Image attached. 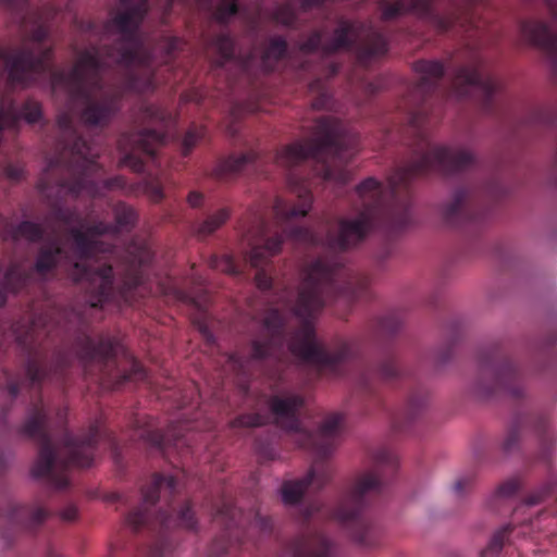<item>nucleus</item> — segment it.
<instances>
[{
	"label": "nucleus",
	"instance_id": "obj_22",
	"mask_svg": "<svg viewBox=\"0 0 557 557\" xmlns=\"http://www.w3.org/2000/svg\"><path fill=\"white\" fill-rule=\"evenodd\" d=\"M7 521L14 527L34 530L41 525L50 512L38 500L29 505L10 503L7 508Z\"/></svg>",
	"mask_w": 557,
	"mask_h": 557
},
{
	"label": "nucleus",
	"instance_id": "obj_47",
	"mask_svg": "<svg viewBox=\"0 0 557 557\" xmlns=\"http://www.w3.org/2000/svg\"><path fill=\"white\" fill-rule=\"evenodd\" d=\"M205 200V196L202 193H199L197 190H193L187 196V203L189 207L197 209L202 207Z\"/></svg>",
	"mask_w": 557,
	"mask_h": 557
},
{
	"label": "nucleus",
	"instance_id": "obj_44",
	"mask_svg": "<svg viewBox=\"0 0 557 557\" xmlns=\"http://www.w3.org/2000/svg\"><path fill=\"white\" fill-rule=\"evenodd\" d=\"M453 356V345L450 343L443 345L434 355V361L437 366L445 364Z\"/></svg>",
	"mask_w": 557,
	"mask_h": 557
},
{
	"label": "nucleus",
	"instance_id": "obj_54",
	"mask_svg": "<svg viewBox=\"0 0 557 557\" xmlns=\"http://www.w3.org/2000/svg\"><path fill=\"white\" fill-rule=\"evenodd\" d=\"M58 422L60 424H64L66 421V409L65 408H59L57 412Z\"/></svg>",
	"mask_w": 557,
	"mask_h": 557
},
{
	"label": "nucleus",
	"instance_id": "obj_52",
	"mask_svg": "<svg viewBox=\"0 0 557 557\" xmlns=\"http://www.w3.org/2000/svg\"><path fill=\"white\" fill-rule=\"evenodd\" d=\"M392 255V247L389 245H385L376 255V259L379 262H384Z\"/></svg>",
	"mask_w": 557,
	"mask_h": 557
},
{
	"label": "nucleus",
	"instance_id": "obj_45",
	"mask_svg": "<svg viewBox=\"0 0 557 557\" xmlns=\"http://www.w3.org/2000/svg\"><path fill=\"white\" fill-rule=\"evenodd\" d=\"M146 189L154 202H159L164 198L163 188L159 182L147 183Z\"/></svg>",
	"mask_w": 557,
	"mask_h": 557
},
{
	"label": "nucleus",
	"instance_id": "obj_50",
	"mask_svg": "<svg viewBox=\"0 0 557 557\" xmlns=\"http://www.w3.org/2000/svg\"><path fill=\"white\" fill-rule=\"evenodd\" d=\"M60 518L66 522L74 521L77 518V508L74 505L66 506L61 510Z\"/></svg>",
	"mask_w": 557,
	"mask_h": 557
},
{
	"label": "nucleus",
	"instance_id": "obj_12",
	"mask_svg": "<svg viewBox=\"0 0 557 557\" xmlns=\"http://www.w3.org/2000/svg\"><path fill=\"white\" fill-rule=\"evenodd\" d=\"M479 374L473 393L480 398L504 395L519 400L525 395L524 375L520 366L498 347L481 351Z\"/></svg>",
	"mask_w": 557,
	"mask_h": 557
},
{
	"label": "nucleus",
	"instance_id": "obj_13",
	"mask_svg": "<svg viewBox=\"0 0 557 557\" xmlns=\"http://www.w3.org/2000/svg\"><path fill=\"white\" fill-rule=\"evenodd\" d=\"M435 0H380L381 20L391 22L411 13L421 21L434 27L438 33H446L456 25L465 29L480 28L474 18L473 5L476 0H463L466 8L456 5L440 13L434 7Z\"/></svg>",
	"mask_w": 557,
	"mask_h": 557
},
{
	"label": "nucleus",
	"instance_id": "obj_6",
	"mask_svg": "<svg viewBox=\"0 0 557 557\" xmlns=\"http://www.w3.org/2000/svg\"><path fill=\"white\" fill-rule=\"evenodd\" d=\"M268 406L276 425L293 433V441L299 447L314 454V460L306 476L286 480L281 486L280 493L283 503L294 506L300 503L308 490L320 491L330 482L332 469L326 458L337 445L343 416L339 413L329 414L315 432H309L302 428L300 421V410L305 406V399L300 394L286 392L273 395L269 398Z\"/></svg>",
	"mask_w": 557,
	"mask_h": 557
},
{
	"label": "nucleus",
	"instance_id": "obj_19",
	"mask_svg": "<svg viewBox=\"0 0 557 557\" xmlns=\"http://www.w3.org/2000/svg\"><path fill=\"white\" fill-rule=\"evenodd\" d=\"M550 13L553 22L557 25V0H543ZM521 36L531 45L542 49L554 67L557 69V33H553L547 23L543 21H524L520 24Z\"/></svg>",
	"mask_w": 557,
	"mask_h": 557
},
{
	"label": "nucleus",
	"instance_id": "obj_56",
	"mask_svg": "<svg viewBox=\"0 0 557 557\" xmlns=\"http://www.w3.org/2000/svg\"><path fill=\"white\" fill-rule=\"evenodd\" d=\"M9 223V220L0 214V236L2 237V231L4 227V224Z\"/></svg>",
	"mask_w": 557,
	"mask_h": 557
},
{
	"label": "nucleus",
	"instance_id": "obj_23",
	"mask_svg": "<svg viewBox=\"0 0 557 557\" xmlns=\"http://www.w3.org/2000/svg\"><path fill=\"white\" fill-rule=\"evenodd\" d=\"M257 159L258 154L252 150L222 158L213 168L211 176L219 181H230L238 176L248 166L253 165Z\"/></svg>",
	"mask_w": 557,
	"mask_h": 557
},
{
	"label": "nucleus",
	"instance_id": "obj_34",
	"mask_svg": "<svg viewBox=\"0 0 557 557\" xmlns=\"http://www.w3.org/2000/svg\"><path fill=\"white\" fill-rule=\"evenodd\" d=\"M324 44H325V41H323V32L322 30H313L299 45V50L305 54H310V53H314V52H321L323 54Z\"/></svg>",
	"mask_w": 557,
	"mask_h": 557
},
{
	"label": "nucleus",
	"instance_id": "obj_48",
	"mask_svg": "<svg viewBox=\"0 0 557 557\" xmlns=\"http://www.w3.org/2000/svg\"><path fill=\"white\" fill-rule=\"evenodd\" d=\"M473 478L470 475L459 478L454 484V491L456 494H462L468 487L471 486Z\"/></svg>",
	"mask_w": 557,
	"mask_h": 557
},
{
	"label": "nucleus",
	"instance_id": "obj_28",
	"mask_svg": "<svg viewBox=\"0 0 557 557\" xmlns=\"http://www.w3.org/2000/svg\"><path fill=\"white\" fill-rule=\"evenodd\" d=\"M212 47L219 54L218 65L223 66L235 57V41L228 33H220L212 41Z\"/></svg>",
	"mask_w": 557,
	"mask_h": 557
},
{
	"label": "nucleus",
	"instance_id": "obj_39",
	"mask_svg": "<svg viewBox=\"0 0 557 557\" xmlns=\"http://www.w3.org/2000/svg\"><path fill=\"white\" fill-rule=\"evenodd\" d=\"M553 120L554 116L550 112L543 109H534L529 112L523 123L527 125H549L553 123Z\"/></svg>",
	"mask_w": 557,
	"mask_h": 557
},
{
	"label": "nucleus",
	"instance_id": "obj_20",
	"mask_svg": "<svg viewBox=\"0 0 557 557\" xmlns=\"http://www.w3.org/2000/svg\"><path fill=\"white\" fill-rule=\"evenodd\" d=\"M550 13L553 22L557 25V0H543ZM521 36L531 45L542 49L554 67L557 69V33H553L547 23L543 21H524L520 24Z\"/></svg>",
	"mask_w": 557,
	"mask_h": 557
},
{
	"label": "nucleus",
	"instance_id": "obj_15",
	"mask_svg": "<svg viewBox=\"0 0 557 557\" xmlns=\"http://www.w3.org/2000/svg\"><path fill=\"white\" fill-rule=\"evenodd\" d=\"M504 194L498 182H492L479 191L470 185L456 188L449 201L441 206L443 221L453 227H465L479 224L486 214L482 200H497Z\"/></svg>",
	"mask_w": 557,
	"mask_h": 557
},
{
	"label": "nucleus",
	"instance_id": "obj_24",
	"mask_svg": "<svg viewBox=\"0 0 557 557\" xmlns=\"http://www.w3.org/2000/svg\"><path fill=\"white\" fill-rule=\"evenodd\" d=\"M288 45L284 37L274 36L269 42L261 55V62L264 71L271 72L275 67V63L287 55Z\"/></svg>",
	"mask_w": 557,
	"mask_h": 557
},
{
	"label": "nucleus",
	"instance_id": "obj_51",
	"mask_svg": "<svg viewBox=\"0 0 557 557\" xmlns=\"http://www.w3.org/2000/svg\"><path fill=\"white\" fill-rule=\"evenodd\" d=\"M329 0H300V8L307 12L314 8H322Z\"/></svg>",
	"mask_w": 557,
	"mask_h": 557
},
{
	"label": "nucleus",
	"instance_id": "obj_30",
	"mask_svg": "<svg viewBox=\"0 0 557 557\" xmlns=\"http://www.w3.org/2000/svg\"><path fill=\"white\" fill-rule=\"evenodd\" d=\"M520 482L517 479H510L500 484L490 500L491 508L499 511L498 506L513 497L520 490Z\"/></svg>",
	"mask_w": 557,
	"mask_h": 557
},
{
	"label": "nucleus",
	"instance_id": "obj_3",
	"mask_svg": "<svg viewBox=\"0 0 557 557\" xmlns=\"http://www.w3.org/2000/svg\"><path fill=\"white\" fill-rule=\"evenodd\" d=\"M71 249L75 260H71L60 244L53 240L40 247L33 269L11 262L3 272L0 270V307L5 306L9 295L26 290L34 282L35 272L46 275L63 261L67 276L75 283H85L88 294V307L84 311L64 310L58 312V318L40 314L26 325H14L16 342L25 355V366L21 374L4 371V388L12 398L22 388L39 391L46 382L63 384L75 360L86 376L112 388L146 377L145 369L135 359L131 360L128 371L117 368L116 356L122 348L120 341L108 334L94 339L86 311L107 304L121 307V300H128L129 288L138 282L134 267L149 259L148 250H136L139 255L131 263L132 275L122 287L115 288L112 267L100 265L96 258L79 259L73 249V242Z\"/></svg>",
	"mask_w": 557,
	"mask_h": 557
},
{
	"label": "nucleus",
	"instance_id": "obj_17",
	"mask_svg": "<svg viewBox=\"0 0 557 557\" xmlns=\"http://www.w3.org/2000/svg\"><path fill=\"white\" fill-rule=\"evenodd\" d=\"M165 141V134L156 128L145 127L125 133L119 140L124 156L121 163L136 173H145L147 163L154 162L158 148Z\"/></svg>",
	"mask_w": 557,
	"mask_h": 557
},
{
	"label": "nucleus",
	"instance_id": "obj_31",
	"mask_svg": "<svg viewBox=\"0 0 557 557\" xmlns=\"http://www.w3.org/2000/svg\"><path fill=\"white\" fill-rule=\"evenodd\" d=\"M403 321L396 313H388L379 319L376 325V335L380 339L396 335L401 329Z\"/></svg>",
	"mask_w": 557,
	"mask_h": 557
},
{
	"label": "nucleus",
	"instance_id": "obj_25",
	"mask_svg": "<svg viewBox=\"0 0 557 557\" xmlns=\"http://www.w3.org/2000/svg\"><path fill=\"white\" fill-rule=\"evenodd\" d=\"M231 216L228 208H221L218 211L209 214L205 220L197 222L193 225L195 235L199 238H206L219 230Z\"/></svg>",
	"mask_w": 557,
	"mask_h": 557
},
{
	"label": "nucleus",
	"instance_id": "obj_43",
	"mask_svg": "<svg viewBox=\"0 0 557 557\" xmlns=\"http://www.w3.org/2000/svg\"><path fill=\"white\" fill-rule=\"evenodd\" d=\"M175 4H181L184 9H191V8H205V7H211L212 1L211 0H169L165 8V13L170 12L172 10V7Z\"/></svg>",
	"mask_w": 557,
	"mask_h": 557
},
{
	"label": "nucleus",
	"instance_id": "obj_7",
	"mask_svg": "<svg viewBox=\"0 0 557 557\" xmlns=\"http://www.w3.org/2000/svg\"><path fill=\"white\" fill-rule=\"evenodd\" d=\"M115 223L104 221H92V212L88 213L86 219L79 214L78 226L70 227V235L73 237V249L82 260H91L96 258L100 265L112 267V275L115 280V288H120L132 275L131 263L137 259L139 248H145L149 252V259L145 262H138L134 268L138 275L136 285L129 288V299L121 300V305H133L139 295V288L144 284L145 270L152 260L153 253L146 243L133 240L124 250H119L115 246L100 240L102 235H116L119 232H129L137 222L136 211L125 202L119 201L113 208Z\"/></svg>",
	"mask_w": 557,
	"mask_h": 557
},
{
	"label": "nucleus",
	"instance_id": "obj_21",
	"mask_svg": "<svg viewBox=\"0 0 557 557\" xmlns=\"http://www.w3.org/2000/svg\"><path fill=\"white\" fill-rule=\"evenodd\" d=\"M134 434L148 445L164 450L170 446L178 447L187 443L181 428L170 425L166 433L154 428L152 419L136 418L134 421Z\"/></svg>",
	"mask_w": 557,
	"mask_h": 557
},
{
	"label": "nucleus",
	"instance_id": "obj_49",
	"mask_svg": "<svg viewBox=\"0 0 557 557\" xmlns=\"http://www.w3.org/2000/svg\"><path fill=\"white\" fill-rule=\"evenodd\" d=\"M257 450L264 459L274 460L276 457L275 450L270 444L262 445L257 442Z\"/></svg>",
	"mask_w": 557,
	"mask_h": 557
},
{
	"label": "nucleus",
	"instance_id": "obj_5",
	"mask_svg": "<svg viewBox=\"0 0 557 557\" xmlns=\"http://www.w3.org/2000/svg\"><path fill=\"white\" fill-rule=\"evenodd\" d=\"M413 70L419 75L416 85L410 89L406 99L408 123L417 132H422L432 115V98L446 95L447 98H472L481 109L495 116H504L509 110V101L504 94V85L486 67L485 63L474 57L468 64L461 65L454 72L450 88L440 90L446 69L437 60H419Z\"/></svg>",
	"mask_w": 557,
	"mask_h": 557
},
{
	"label": "nucleus",
	"instance_id": "obj_40",
	"mask_svg": "<svg viewBox=\"0 0 557 557\" xmlns=\"http://www.w3.org/2000/svg\"><path fill=\"white\" fill-rule=\"evenodd\" d=\"M143 115L151 123L162 124L168 119V113L163 109L151 103L143 106Z\"/></svg>",
	"mask_w": 557,
	"mask_h": 557
},
{
	"label": "nucleus",
	"instance_id": "obj_55",
	"mask_svg": "<svg viewBox=\"0 0 557 557\" xmlns=\"http://www.w3.org/2000/svg\"><path fill=\"white\" fill-rule=\"evenodd\" d=\"M369 375L363 374L360 379V385L363 389H370V382H369Z\"/></svg>",
	"mask_w": 557,
	"mask_h": 557
},
{
	"label": "nucleus",
	"instance_id": "obj_10",
	"mask_svg": "<svg viewBox=\"0 0 557 557\" xmlns=\"http://www.w3.org/2000/svg\"><path fill=\"white\" fill-rule=\"evenodd\" d=\"M373 462L374 469L357 476L332 511V518L363 548H375L381 544L382 530L368 515L367 508L384 491L383 470L386 468L394 472L398 465L396 455L387 448L376 450Z\"/></svg>",
	"mask_w": 557,
	"mask_h": 557
},
{
	"label": "nucleus",
	"instance_id": "obj_1",
	"mask_svg": "<svg viewBox=\"0 0 557 557\" xmlns=\"http://www.w3.org/2000/svg\"><path fill=\"white\" fill-rule=\"evenodd\" d=\"M474 164L475 157L468 149L428 141L421 153L389 174L387 186L374 177H368L357 185V216L339 219L337 230H327L324 237L295 223L309 213L312 194L307 180L290 173L288 185L298 203L276 197L272 207V224L263 208L249 211L240 222L242 236L247 244L243 260L223 255L214 256L209 261L210 268L236 276L242 275L248 265L257 269L256 285L268 292L273 287V278L264 267L281 251L285 238L310 246L321 244L322 252L306 268L296 300L293 301L288 289H284L280 296L284 307L299 320V325L289 330L285 312L277 308L268 309L261 334L251 342L250 358L255 361L281 360L286 344L293 356L312 366L321 376L345 375L346 369L359 358V342L336 338L330 345L319 343L312 322L324 306L336 299L350 302L367 293L369 277L348 264L343 252L361 244L377 225L383 224L395 231L409 225L410 184L414 178L430 174L449 176Z\"/></svg>",
	"mask_w": 557,
	"mask_h": 557
},
{
	"label": "nucleus",
	"instance_id": "obj_57",
	"mask_svg": "<svg viewBox=\"0 0 557 557\" xmlns=\"http://www.w3.org/2000/svg\"><path fill=\"white\" fill-rule=\"evenodd\" d=\"M47 557H61V556H60L59 554H57L55 552L50 550V552L48 553V556H47Z\"/></svg>",
	"mask_w": 557,
	"mask_h": 557
},
{
	"label": "nucleus",
	"instance_id": "obj_42",
	"mask_svg": "<svg viewBox=\"0 0 557 557\" xmlns=\"http://www.w3.org/2000/svg\"><path fill=\"white\" fill-rule=\"evenodd\" d=\"M3 173L7 178L13 182H20L25 176L24 164L21 162H8L3 166Z\"/></svg>",
	"mask_w": 557,
	"mask_h": 557
},
{
	"label": "nucleus",
	"instance_id": "obj_32",
	"mask_svg": "<svg viewBox=\"0 0 557 557\" xmlns=\"http://www.w3.org/2000/svg\"><path fill=\"white\" fill-rule=\"evenodd\" d=\"M238 1L239 0H220L213 10V18L219 24L226 26L231 18L239 11Z\"/></svg>",
	"mask_w": 557,
	"mask_h": 557
},
{
	"label": "nucleus",
	"instance_id": "obj_16",
	"mask_svg": "<svg viewBox=\"0 0 557 557\" xmlns=\"http://www.w3.org/2000/svg\"><path fill=\"white\" fill-rule=\"evenodd\" d=\"M527 430H530L536 437V459L548 463L555 449L556 440L549 429L548 416L544 412L528 411L517 414L502 442L503 451L510 454L517 450L522 432Z\"/></svg>",
	"mask_w": 557,
	"mask_h": 557
},
{
	"label": "nucleus",
	"instance_id": "obj_35",
	"mask_svg": "<svg viewBox=\"0 0 557 557\" xmlns=\"http://www.w3.org/2000/svg\"><path fill=\"white\" fill-rule=\"evenodd\" d=\"M205 134L206 131L202 126L193 125L187 129L182 143V152L185 157L191 152Z\"/></svg>",
	"mask_w": 557,
	"mask_h": 557
},
{
	"label": "nucleus",
	"instance_id": "obj_38",
	"mask_svg": "<svg viewBox=\"0 0 557 557\" xmlns=\"http://www.w3.org/2000/svg\"><path fill=\"white\" fill-rule=\"evenodd\" d=\"M265 423V417L260 413H245L235 418L232 422L234 428H255Z\"/></svg>",
	"mask_w": 557,
	"mask_h": 557
},
{
	"label": "nucleus",
	"instance_id": "obj_33",
	"mask_svg": "<svg viewBox=\"0 0 557 557\" xmlns=\"http://www.w3.org/2000/svg\"><path fill=\"white\" fill-rule=\"evenodd\" d=\"M272 18L276 23L290 28H296L298 22V15L290 4L277 5L272 13Z\"/></svg>",
	"mask_w": 557,
	"mask_h": 557
},
{
	"label": "nucleus",
	"instance_id": "obj_36",
	"mask_svg": "<svg viewBox=\"0 0 557 557\" xmlns=\"http://www.w3.org/2000/svg\"><path fill=\"white\" fill-rule=\"evenodd\" d=\"M310 89L319 90L318 95L314 97V99L312 101V107L315 110L327 109L331 106L332 97L329 94L327 89L323 86V83L320 79H317L313 83H311Z\"/></svg>",
	"mask_w": 557,
	"mask_h": 557
},
{
	"label": "nucleus",
	"instance_id": "obj_8",
	"mask_svg": "<svg viewBox=\"0 0 557 557\" xmlns=\"http://www.w3.org/2000/svg\"><path fill=\"white\" fill-rule=\"evenodd\" d=\"M359 145L358 134L346 123L323 115L315 120L309 138L283 147L275 162L285 168L309 162L323 181L345 185L351 178L345 165L359 151Z\"/></svg>",
	"mask_w": 557,
	"mask_h": 557
},
{
	"label": "nucleus",
	"instance_id": "obj_2",
	"mask_svg": "<svg viewBox=\"0 0 557 557\" xmlns=\"http://www.w3.org/2000/svg\"><path fill=\"white\" fill-rule=\"evenodd\" d=\"M146 15L112 14L101 27V38L112 34L120 37L111 45H90L81 50L70 71L54 67L50 29L45 23L36 24L16 49L0 47V64H4L5 70L2 91L14 102L20 120L28 124L39 122L42 108L40 102L29 98L20 109L12 98L16 85L27 86L48 76L51 88L62 89L67 97L66 109L57 117L59 135L54 154L48 159L37 184L50 207L45 225L32 221L15 225L9 221L2 231L3 240L25 238L38 243L47 230L58 233L62 226L73 227L79 221V212L65 203L69 198H102L107 191L126 188V180L121 175L100 182L95 180L102 170L97 162L99 149L83 138L74 119L88 129H103L121 111L125 95L156 89L157 52H161L162 62L168 64L180 48L181 39L164 36L150 49L140 32ZM18 125L11 129L16 131ZM4 129L9 128L2 132Z\"/></svg>",
	"mask_w": 557,
	"mask_h": 557
},
{
	"label": "nucleus",
	"instance_id": "obj_26",
	"mask_svg": "<svg viewBox=\"0 0 557 557\" xmlns=\"http://www.w3.org/2000/svg\"><path fill=\"white\" fill-rule=\"evenodd\" d=\"M426 405V396L421 392L413 393L407 404V409L405 413V421L403 422L399 419H395L393 422V428L397 432H404L406 431V423L413 421L419 413L422 411V409Z\"/></svg>",
	"mask_w": 557,
	"mask_h": 557
},
{
	"label": "nucleus",
	"instance_id": "obj_41",
	"mask_svg": "<svg viewBox=\"0 0 557 557\" xmlns=\"http://www.w3.org/2000/svg\"><path fill=\"white\" fill-rule=\"evenodd\" d=\"M29 0H0V5L14 12L23 22Z\"/></svg>",
	"mask_w": 557,
	"mask_h": 557
},
{
	"label": "nucleus",
	"instance_id": "obj_4",
	"mask_svg": "<svg viewBox=\"0 0 557 557\" xmlns=\"http://www.w3.org/2000/svg\"><path fill=\"white\" fill-rule=\"evenodd\" d=\"M20 436L34 441L39 449L32 473L37 479H47L57 490L69 485L67 470L71 467L87 468L92 465L99 443H103L117 460L119 442L102 420H96L86 431L73 434L64 430L58 441L53 440L50 425V409L41 398L32 401L24 421L16 428Z\"/></svg>",
	"mask_w": 557,
	"mask_h": 557
},
{
	"label": "nucleus",
	"instance_id": "obj_53",
	"mask_svg": "<svg viewBox=\"0 0 557 557\" xmlns=\"http://www.w3.org/2000/svg\"><path fill=\"white\" fill-rule=\"evenodd\" d=\"M230 361L234 364V367H236V371L238 373H244L245 372V366H244V361L240 357L236 356V355H232L230 356Z\"/></svg>",
	"mask_w": 557,
	"mask_h": 557
},
{
	"label": "nucleus",
	"instance_id": "obj_18",
	"mask_svg": "<svg viewBox=\"0 0 557 557\" xmlns=\"http://www.w3.org/2000/svg\"><path fill=\"white\" fill-rule=\"evenodd\" d=\"M321 510L312 504L304 510V530L282 546L280 557H335V545L319 530L309 525V520Z\"/></svg>",
	"mask_w": 557,
	"mask_h": 557
},
{
	"label": "nucleus",
	"instance_id": "obj_37",
	"mask_svg": "<svg viewBox=\"0 0 557 557\" xmlns=\"http://www.w3.org/2000/svg\"><path fill=\"white\" fill-rule=\"evenodd\" d=\"M557 487V478L550 476L544 485L536 492L529 495L524 502L525 506H534L540 504L545 496H548Z\"/></svg>",
	"mask_w": 557,
	"mask_h": 557
},
{
	"label": "nucleus",
	"instance_id": "obj_27",
	"mask_svg": "<svg viewBox=\"0 0 557 557\" xmlns=\"http://www.w3.org/2000/svg\"><path fill=\"white\" fill-rule=\"evenodd\" d=\"M375 374L385 382H393L404 375L403 368L394 352L386 351L379 366L375 368Z\"/></svg>",
	"mask_w": 557,
	"mask_h": 557
},
{
	"label": "nucleus",
	"instance_id": "obj_9",
	"mask_svg": "<svg viewBox=\"0 0 557 557\" xmlns=\"http://www.w3.org/2000/svg\"><path fill=\"white\" fill-rule=\"evenodd\" d=\"M182 485L177 478L154 473L150 482L141 488V503L125 517L133 532L148 531L160 540L166 531L180 527L196 530L197 519L190 502L177 505L176 497ZM162 541L149 547L147 557H164Z\"/></svg>",
	"mask_w": 557,
	"mask_h": 557
},
{
	"label": "nucleus",
	"instance_id": "obj_11",
	"mask_svg": "<svg viewBox=\"0 0 557 557\" xmlns=\"http://www.w3.org/2000/svg\"><path fill=\"white\" fill-rule=\"evenodd\" d=\"M214 522L222 527L221 533L211 543L208 557H237L251 540L253 532L268 535L273 530V520L270 517L255 513L245 515L232 502L223 498L220 505L211 508Z\"/></svg>",
	"mask_w": 557,
	"mask_h": 557
},
{
	"label": "nucleus",
	"instance_id": "obj_58",
	"mask_svg": "<svg viewBox=\"0 0 557 557\" xmlns=\"http://www.w3.org/2000/svg\"><path fill=\"white\" fill-rule=\"evenodd\" d=\"M337 69L336 66H333V73H336Z\"/></svg>",
	"mask_w": 557,
	"mask_h": 557
},
{
	"label": "nucleus",
	"instance_id": "obj_14",
	"mask_svg": "<svg viewBox=\"0 0 557 557\" xmlns=\"http://www.w3.org/2000/svg\"><path fill=\"white\" fill-rule=\"evenodd\" d=\"M356 46L358 58L363 63L384 55L388 50L385 35L371 21L339 18L333 37L323 46V54L330 55L339 50H350Z\"/></svg>",
	"mask_w": 557,
	"mask_h": 557
},
{
	"label": "nucleus",
	"instance_id": "obj_46",
	"mask_svg": "<svg viewBox=\"0 0 557 557\" xmlns=\"http://www.w3.org/2000/svg\"><path fill=\"white\" fill-rule=\"evenodd\" d=\"M74 24L82 33L96 34L98 30V26L95 22L79 21L77 16L74 17Z\"/></svg>",
	"mask_w": 557,
	"mask_h": 557
},
{
	"label": "nucleus",
	"instance_id": "obj_29",
	"mask_svg": "<svg viewBox=\"0 0 557 557\" xmlns=\"http://www.w3.org/2000/svg\"><path fill=\"white\" fill-rule=\"evenodd\" d=\"M512 531L513 527L511 523L498 529L493 534L487 546L481 552V557H497Z\"/></svg>",
	"mask_w": 557,
	"mask_h": 557
}]
</instances>
